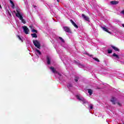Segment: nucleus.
<instances>
[{
  "mask_svg": "<svg viewBox=\"0 0 124 124\" xmlns=\"http://www.w3.org/2000/svg\"><path fill=\"white\" fill-rule=\"evenodd\" d=\"M33 44L38 49H40V43L38 42L37 40H33Z\"/></svg>",
  "mask_w": 124,
  "mask_h": 124,
  "instance_id": "f257e3e1",
  "label": "nucleus"
},
{
  "mask_svg": "<svg viewBox=\"0 0 124 124\" xmlns=\"http://www.w3.org/2000/svg\"><path fill=\"white\" fill-rule=\"evenodd\" d=\"M63 30L65 32H68L69 33H72V32H71V30H70V28L67 26H65L63 27Z\"/></svg>",
  "mask_w": 124,
  "mask_h": 124,
  "instance_id": "f03ea898",
  "label": "nucleus"
},
{
  "mask_svg": "<svg viewBox=\"0 0 124 124\" xmlns=\"http://www.w3.org/2000/svg\"><path fill=\"white\" fill-rule=\"evenodd\" d=\"M22 28L23 29V31L25 33V34H29V31H30V30H29V28L26 26H22Z\"/></svg>",
  "mask_w": 124,
  "mask_h": 124,
  "instance_id": "7ed1b4c3",
  "label": "nucleus"
},
{
  "mask_svg": "<svg viewBox=\"0 0 124 124\" xmlns=\"http://www.w3.org/2000/svg\"><path fill=\"white\" fill-rule=\"evenodd\" d=\"M81 16L85 21H87L88 22H90V18H89L88 16H86V15H85L83 14L81 15Z\"/></svg>",
  "mask_w": 124,
  "mask_h": 124,
  "instance_id": "20e7f679",
  "label": "nucleus"
},
{
  "mask_svg": "<svg viewBox=\"0 0 124 124\" xmlns=\"http://www.w3.org/2000/svg\"><path fill=\"white\" fill-rule=\"evenodd\" d=\"M110 4H112V5H116L119 3V1L117 0H112L110 2Z\"/></svg>",
  "mask_w": 124,
  "mask_h": 124,
  "instance_id": "39448f33",
  "label": "nucleus"
},
{
  "mask_svg": "<svg viewBox=\"0 0 124 124\" xmlns=\"http://www.w3.org/2000/svg\"><path fill=\"white\" fill-rule=\"evenodd\" d=\"M117 100V99L116 98L112 97L111 99H110L111 102H112V104L115 105L116 104V101Z\"/></svg>",
  "mask_w": 124,
  "mask_h": 124,
  "instance_id": "423d86ee",
  "label": "nucleus"
},
{
  "mask_svg": "<svg viewBox=\"0 0 124 124\" xmlns=\"http://www.w3.org/2000/svg\"><path fill=\"white\" fill-rule=\"evenodd\" d=\"M16 16L19 18V20L23 19V16L20 13L19 14H16Z\"/></svg>",
  "mask_w": 124,
  "mask_h": 124,
  "instance_id": "0eeeda50",
  "label": "nucleus"
},
{
  "mask_svg": "<svg viewBox=\"0 0 124 124\" xmlns=\"http://www.w3.org/2000/svg\"><path fill=\"white\" fill-rule=\"evenodd\" d=\"M46 61L47 64H51V59H50V57L48 56H46Z\"/></svg>",
  "mask_w": 124,
  "mask_h": 124,
  "instance_id": "6e6552de",
  "label": "nucleus"
},
{
  "mask_svg": "<svg viewBox=\"0 0 124 124\" xmlns=\"http://www.w3.org/2000/svg\"><path fill=\"white\" fill-rule=\"evenodd\" d=\"M70 21L71 23H72V24L74 26V27H75V28H76V29H78V26L75 24V22H74V21H73L72 19H70Z\"/></svg>",
  "mask_w": 124,
  "mask_h": 124,
  "instance_id": "1a4fd4ad",
  "label": "nucleus"
},
{
  "mask_svg": "<svg viewBox=\"0 0 124 124\" xmlns=\"http://www.w3.org/2000/svg\"><path fill=\"white\" fill-rule=\"evenodd\" d=\"M111 48H112V49H114V50L115 51H117V52H120V49L119 48H118V47L114 46H111Z\"/></svg>",
  "mask_w": 124,
  "mask_h": 124,
  "instance_id": "9d476101",
  "label": "nucleus"
},
{
  "mask_svg": "<svg viewBox=\"0 0 124 124\" xmlns=\"http://www.w3.org/2000/svg\"><path fill=\"white\" fill-rule=\"evenodd\" d=\"M50 69H51V70L52 71V72L53 73H57V71H56V69H55V68H54L53 67H50Z\"/></svg>",
  "mask_w": 124,
  "mask_h": 124,
  "instance_id": "9b49d317",
  "label": "nucleus"
},
{
  "mask_svg": "<svg viewBox=\"0 0 124 124\" xmlns=\"http://www.w3.org/2000/svg\"><path fill=\"white\" fill-rule=\"evenodd\" d=\"M31 35L33 38H37V35L35 33H31Z\"/></svg>",
  "mask_w": 124,
  "mask_h": 124,
  "instance_id": "f8f14e48",
  "label": "nucleus"
},
{
  "mask_svg": "<svg viewBox=\"0 0 124 124\" xmlns=\"http://www.w3.org/2000/svg\"><path fill=\"white\" fill-rule=\"evenodd\" d=\"M102 28L103 29V31H105L108 32V33H111V32L109 31H108V29H107L106 28L102 27Z\"/></svg>",
  "mask_w": 124,
  "mask_h": 124,
  "instance_id": "ddd939ff",
  "label": "nucleus"
},
{
  "mask_svg": "<svg viewBox=\"0 0 124 124\" xmlns=\"http://www.w3.org/2000/svg\"><path fill=\"white\" fill-rule=\"evenodd\" d=\"M88 92V93H89L90 95H92V94H93V90L92 89H88L87 90Z\"/></svg>",
  "mask_w": 124,
  "mask_h": 124,
  "instance_id": "4468645a",
  "label": "nucleus"
},
{
  "mask_svg": "<svg viewBox=\"0 0 124 124\" xmlns=\"http://www.w3.org/2000/svg\"><path fill=\"white\" fill-rule=\"evenodd\" d=\"M80 101H82V102H83V104L87 103V101L83 97L81 98V100Z\"/></svg>",
  "mask_w": 124,
  "mask_h": 124,
  "instance_id": "2eb2a0df",
  "label": "nucleus"
},
{
  "mask_svg": "<svg viewBox=\"0 0 124 124\" xmlns=\"http://www.w3.org/2000/svg\"><path fill=\"white\" fill-rule=\"evenodd\" d=\"M112 57H115L116 59H120V57H119V55H117L116 53H113L112 55Z\"/></svg>",
  "mask_w": 124,
  "mask_h": 124,
  "instance_id": "dca6fc26",
  "label": "nucleus"
},
{
  "mask_svg": "<svg viewBox=\"0 0 124 124\" xmlns=\"http://www.w3.org/2000/svg\"><path fill=\"white\" fill-rule=\"evenodd\" d=\"M67 87L68 89H70L71 88H72L73 86H72V84H68L67 85Z\"/></svg>",
  "mask_w": 124,
  "mask_h": 124,
  "instance_id": "f3484780",
  "label": "nucleus"
},
{
  "mask_svg": "<svg viewBox=\"0 0 124 124\" xmlns=\"http://www.w3.org/2000/svg\"><path fill=\"white\" fill-rule=\"evenodd\" d=\"M78 80H79V77H75V82H78Z\"/></svg>",
  "mask_w": 124,
  "mask_h": 124,
  "instance_id": "a211bd4d",
  "label": "nucleus"
},
{
  "mask_svg": "<svg viewBox=\"0 0 124 124\" xmlns=\"http://www.w3.org/2000/svg\"><path fill=\"white\" fill-rule=\"evenodd\" d=\"M16 11L17 12L16 14H19V13H20V9L16 8Z\"/></svg>",
  "mask_w": 124,
  "mask_h": 124,
  "instance_id": "6ab92c4d",
  "label": "nucleus"
},
{
  "mask_svg": "<svg viewBox=\"0 0 124 124\" xmlns=\"http://www.w3.org/2000/svg\"><path fill=\"white\" fill-rule=\"evenodd\" d=\"M35 51L38 53V54H39V55H41V52H40V50L36 49Z\"/></svg>",
  "mask_w": 124,
  "mask_h": 124,
  "instance_id": "aec40b11",
  "label": "nucleus"
},
{
  "mask_svg": "<svg viewBox=\"0 0 124 124\" xmlns=\"http://www.w3.org/2000/svg\"><path fill=\"white\" fill-rule=\"evenodd\" d=\"M31 32H33V33L35 32L36 33H37V30H34V29H32L31 30Z\"/></svg>",
  "mask_w": 124,
  "mask_h": 124,
  "instance_id": "412c9836",
  "label": "nucleus"
},
{
  "mask_svg": "<svg viewBox=\"0 0 124 124\" xmlns=\"http://www.w3.org/2000/svg\"><path fill=\"white\" fill-rule=\"evenodd\" d=\"M59 38L60 39V40H61L62 42L64 43V40H63L62 38L59 37Z\"/></svg>",
  "mask_w": 124,
  "mask_h": 124,
  "instance_id": "4be33fe9",
  "label": "nucleus"
},
{
  "mask_svg": "<svg viewBox=\"0 0 124 124\" xmlns=\"http://www.w3.org/2000/svg\"><path fill=\"white\" fill-rule=\"evenodd\" d=\"M112 50L111 49H108V54H112Z\"/></svg>",
  "mask_w": 124,
  "mask_h": 124,
  "instance_id": "5701e85b",
  "label": "nucleus"
},
{
  "mask_svg": "<svg viewBox=\"0 0 124 124\" xmlns=\"http://www.w3.org/2000/svg\"><path fill=\"white\" fill-rule=\"evenodd\" d=\"M93 60H94V61H95L96 62H99V59L96 58H93Z\"/></svg>",
  "mask_w": 124,
  "mask_h": 124,
  "instance_id": "b1692460",
  "label": "nucleus"
},
{
  "mask_svg": "<svg viewBox=\"0 0 124 124\" xmlns=\"http://www.w3.org/2000/svg\"><path fill=\"white\" fill-rule=\"evenodd\" d=\"M76 97L78 99V100H82V98H80V96H79V95H77Z\"/></svg>",
  "mask_w": 124,
  "mask_h": 124,
  "instance_id": "393cba45",
  "label": "nucleus"
},
{
  "mask_svg": "<svg viewBox=\"0 0 124 124\" xmlns=\"http://www.w3.org/2000/svg\"><path fill=\"white\" fill-rule=\"evenodd\" d=\"M20 20L22 21V23H23V24H25L26 23V21H25V19H24L23 18Z\"/></svg>",
  "mask_w": 124,
  "mask_h": 124,
  "instance_id": "a878e982",
  "label": "nucleus"
},
{
  "mask_svg": "<svg viewBox=\"0 0 124 124\" xmlns=\"http://www.w3.org/2000/svg\"><path fill=\"white\" fill-rule=\"evenodd\" d=\"M16 36H17V38H18L19 39V40H21V41H22V38H21V37L20 36L17 35Z\"/></svg>",
  "mask_w": 124,
  "mask_h": 124,
  "instance_id": "bb28decb",
  "label": "nucleus"
},
{
  "mask_svg": "<svg viewBox=\"0 0 124 124\" xmlns=\"http://www.w3.org/2000/svg\"><path fill=\"white\" fill-rule=\"evenodd\" d=\"M15 7V4L14 3L12 4V8H14Z\"/></svg>",
  "mask_w": 124,
  "mask_h": 124,
  "instance_id": "cd10ccee",
  "label": "nucleus"
},
{
  "mask_svg": "<svg viewBox=\"0 0 124 124\" xmlns=\"http://www.w3.org/2000/svg\"><path fill=\"white\" fill-rule=\"evenodd\" d=\"M75 62H76V63L77 64H78V65H80V62H76V61H75Z\"/></svg>",
  "mask_w": 124,
  "mask_h": 124,
  "instance_id": "c85d7f7f",
  "label": "nucleus"
},
{
  "mask_svg": "<svg viewBox=\"0 0 124 124\" xmlns=\"http://www.w3.org/2000/svg\"><path fill=\"white\" fill-rule=\"evenodd\" d=\"M8 13L9 16H11V13H10V12H9V11H8Z\"/></svg>",
  "mask_w": 124,
  "mask_h": 124,
  "instance_id": "c756f323",
  "label": "nucleus"
},
{
  "mask_svg": "<svg viewBox=\"0 0 124 124\" xmlns=\"http://www.w3.org/2000/svg\"><path fill=\"white\" fill-rule=\"evenodd\" d=\"M10 0V3H11L12 4H13V3H14V2H13V1L11 0Z\"/></svg>",
  "mask_w": 124,
  "mask_h": 124,
  "instance_id": "7c9ffc66",
  "label": "nucleus"
},
{
  "mask_svg": "<svg viewBox=\"0 0 124 124\" xmlns=\"http://www.w3.org/2000/svg\"><path fill=\"white\" fill-rule=\"evenodd\" d=\"M93 105H91L90 106V109H93Z\"/></svg>",
  "mask_w": 124,
  "mask_h": 124,
  "instance_id": "2f4dec72",
  "label": "nucleus"
},
{
  "mask_svg": "<svg viewBox=\"0 0 124 124\" xmlns=\"http://www.w3.org/2000/svg\"><path fill=\"white\" fill-rule=\"evenodd\" d=\"M117 104L119 106H122V104L120 103H117Z\"/></svg>",
  "mask_w": 124,
  "mask_h": 124,
  "instance_id": "473e14b6",
  "label": "nucleus"
},
{
  "mask_svg": "<svg viewBox=\"0 0 124 124\" xmlns=\"http://www.w3.org/2000/svg\"><path fill=\"white\" fill-rule=\"evenodd\" d=\"M121 13H122V14H124V10H123V11L121 12Z\"/></svg>",
  "mask_w": 124,
  "mask_h": 124,
  "instance_id": "72a5a7b5",
  "label": "nucleus"
},
{
  "mask_svg": "<svg viewBox=\"0 0 124 124\" xmlns=\"http://www.w3.org/2000/svg\"><path fill=\"white\" fill-rule=\"evenodd\" d=\"M33 7H34V8H36V5H33Z\"/></svg>",
  "mask_w": 124,
  "mask_h": 124,
  "instance_id": "f704fd0d",
  "label": "nucleus"
},
{
  "mask_svg": "<svg viewBox=\"0 0 124 124\" xmlns=\"http://www.w3.org/2000/svg\"><path fill=\"white\" fill-rule=\"evenodd\" d=\"M122 27H123V28H124V24H122Z\"/></svg>",
  "mask_w": 124,
  "mask_h": 124,
  "instance_id": "c9c22d12",
  "label": "nucleus"
},
{
  "mask_svg": "<svg viewBox=\"0 0 124 124\" xmlns=\"http://www.w3.org/2000/svg\"><path fill=\"white\" fill-rule=\"evenodd\" d=\"M58 2H60V0H57Z\"/></svg>",
  "mask_w": 124,
  "mask_h": 124,
  "instance_id": "e433bc0d",
  "label": "nucleus"
},
{
  "mask_svg": "<svg viewBox=\"0 0 124 124\" xmlns=\"http://www.w3.org/2000/svg\"><path fill=\"white\" fill-rule=\"evenodd\" d=\"M0 8H1V5L0 4Z\"/></svg>",
  "mask_w": 124,
  "mask_h": 124,
  "instance_id": "4c0bfd02",
  "label": "nucleus"
},
{
  "mask_svg": "<svg viewBox=\"0 0 124 124\" xmlns=\"http://www.w3.org/2000/svg\"><path fill=\"white\" fill-rule=\"evenodd\" d=\"M14 13H16V12L15 11H14Z\"/></svg>",
  "mask_w": 124,
  "mask_h": 124,
  "instance_id": "58836bf2",
  "label": "nucleus"
}]
</instances>
